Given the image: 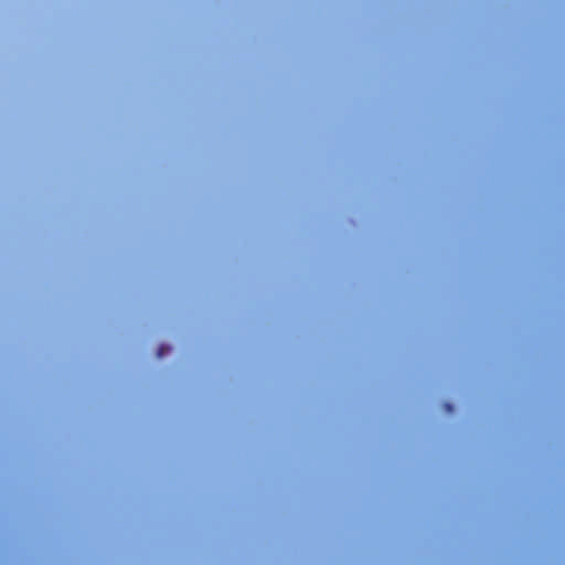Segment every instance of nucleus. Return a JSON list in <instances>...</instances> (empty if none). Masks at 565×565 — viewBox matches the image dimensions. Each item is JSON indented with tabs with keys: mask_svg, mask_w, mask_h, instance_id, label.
Returning a JSON list of instances; mask_svg holds the SVG:
<instances>
[{
	"mask_svg": "<svg viewBox=\"0 0 565 565\" xmlns=\"http://www.w3.org/2000/svg\"><path fill=\"white\" fill-rule=\"evenodd\" d=\"M167 350H169V348H168V347L160 345V347H159V349H158V353H157V354H158V356H159V358L163 356V354H164V352H166Z\"/></svg>",
	"mask_w": 565,
	"mask_h": 565,
	"instance_id": "obj_1",
	"label": "nucleus"
},
{
	"mask_svg": "<svg viewBox=\"0 0 565 565\" xmlns=\"http://www.w3.org/2000/svg\"><path fill=\"white\" fill-rule=\"evenodd\" d=\"M445 407H446V411H448V412L452 411V405H450V404H445Z\"/></svg>",
	"mask_w": 565,
	"mask_h": 565,
	"instance_id": "obj_2",
	"label": "nucleus"
}]
</instances>
